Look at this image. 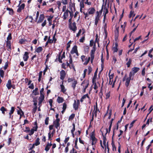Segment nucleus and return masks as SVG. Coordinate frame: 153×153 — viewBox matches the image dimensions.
<instances>
[{
  "label": "nucleus",
  "mask_w": 153,
  "mask_h": 153,
  "mask_svg": "<svg viewBox=\"0 0 153 153\" xmlns=\"http://www.w3.org/2000/svg\"><path fill=\"white\" fill-rule=\"evenodd\" d=\"M69 28L70 29L73 31L74 33L77 30V27L76 26V24L75 22H74L72 24H69Z\"/></svg>",
  "instance_id": "1"
},
{
  "label": "nucleus",
  "mask_w": 153,
  "mask_h": 153,
  "mask_svg": "<svg viewBox=\"0 0 153 153\" xmlns=\"http://www.w3.org/2000/svg\"><path fill=\"white\" fill-rule=\"evenodd\" d=\"M60 79L62 80V81H63L66 74L65 71L63 70H62L60 72Z\"/></svg>",
  "instance_id": "2"
},
{
  "label": "nucleus",
  "mask_w": 153,
  "mask_h": 153,
  "mask_svg": "<svg viewBox=\"0 0 153 153\" xmlns=\"http://www.w3.org/2000/svg\"><path fill=\"white\" fill-rule=\"evenodd\" d=\"M97 49L96 45L95 44H94V46L93 47L92 49L91 50L90 52V56L91 57H94V54L95 51Z\"/></svg>",
  "instance_id": "3"
},
{
  "label": "nucleus",
  "mask_w": 153,
  "mask_h": 153,
  "mask_svg": "<svg viewBox=\"0 0 153 153\" xmlns=\"http://www.w3.org/2000/svg\"><path fill=\"white\" fill-rule=\"evenodd\" d=\"M60 119H56L53 122V125H54L55 127L58 129V127L60 126Z\"/></svg>",
  "instance_id": "4"
},
{
  "label": "nucleus",
  "mask_w": 153,
  "mask_h": 153,
  "mask_svg": "<svg viewBox=\"0 0 153 153\" xmlns=\"http://www.w3.org/2000/svg\"><path fill=\"white\" fill-rule=\"evenodd\" d=\"M90 137L92 142H97V139L96 138L95 136L94 131L91 132Z\"/></svg>",
  "instance_id": "5"
},
{
  "label": "nucleus",
  "mask_w": 153,
  "mask_h": 153,
  "mask_svg": "<svg viewBox=\"0 0 153 153\" xmlns=\"http://www.w3.org/2000/svg\"><path fill=\"white\" fill-rule=\"evenodd\" d=\"M45 17V15L43 14H40L39 19L37 22V23H42L44 20Z\"/></svg>",
  "instance_id": "6"
},
{
  "label": "nucleus",
  "mask_w": 153,
  "mask_h": 153,
  "mask_svg": "<svg viewBox=\"0 0 153 153\" xmlns=\"http://www.w3.org/2000/svg\"><path fill=\"white\" fill-rule=\"evenodd\" d=\"M6 46L7 48L8 51L11 52V47L10 41H7L6 42Z\"/></svg>",
  "instance_id": "7"
},
{
  "label": "nucleus",
  "mask_w": 153,
  "mask_h": 153,
  "mask_svg": "<svg viewBox=\"0 0 153 153\" xmlns=\"http://www.w3.org/2000/svg\"><path fill=\"white\" fill-rule=\"evenodd\" d=\"M140 70V68L138 67H134L131 69V72H132L133 76H134L136 73Z\"/></svg>",
  "instance_id": "8"
},
{
  "label": "nucleus",
  "mask_w": 153,
  "mask_h": 153,
  "mask_svg": "<svg viewBox=\"0 0 153 153\" xmlns=\"http://www.w3.org/2000/svg\"><path fill=\"white\" fill-rule=\"evenodd\" d=\"M29 53L27 52H25L23 56V59L25 61H26L29 58Z\"/></svg>",
  "instance_id": "9"
},
{
  "label": "nucleus",
  "mask_w": 153,
  "mask_h": 153,
  "mask_svg": "<svg viewBox=\"0 0 153 153\" xmlns=\"http://www.w3.org/2000/svg\"><path fill=\"white\" fill-rule=\"evenodd\" d=\"M25 4H22L20 6H19L17 10V12L18 13H20L21 12L22 10L24 9L25 8Z\"/></svg>",
  "instance_id": "10"
},
{
  "label": "nucleus",
  "mask_w": 153,
  "mask_h": 153,
  "mask_svg": "<svg viewBox=\"0 0 153 153\" xmlns=\"http://www.w3.org/2000/svg\"><path fill=\"white\" fill-rule=\"evenodd\" d=\"M77 51H78L77 47L76 45H75L72 48L70 53L71 54H73L76 52Z\"/></svg>",
  "instance_id": "11"
},
{
  "label": "nucleus",
  "mask_w": 153,
  "mask_h": 153,
  "mask_svg": "<svg viewBox=\"0 0 153 153\" xmlns=\"http://www.w3.org/2000/svg\"><path fill=\"white\" fill-rule=\"evenodd\" d=\"M96 10L94 7H91L88 10V14L93 15L95 13Z\"/></svg>",
  "instance_id": "12"
},
{
  "label": "nucleus",
  "mask_w": 153,
  "mask_h": 153,
  "mask_svg": "<svg viewBox=\"0 0 153 153\" xmlns=\"http://www.w3.org/2000/svg\"><path fill=\"white\" fill-rule=\"evenodd\" d=\"M115 128H114L113 129V134L112 137V142L111 144L113 147V150L114 151V149L116 151V147L113 143V137L114 134V131L115 129Z\"/></svg>",
  "instance_id": "13"
},
{
  "label": "nucleus",
  "mask_w": 153,
  "mask_h": 153,
  "mask_svg": "<svg viewBox=\"0 0 153 153\" xmlns=\"http://www.w3.org/2000/svg\"><path fill=\"white\" fill-rule=\"evenodd\" d=\"M63 84L64 81H62V84L60 85V86L61 88V91L64 93L66 91V89H65Z\"/></svg>",
  "instance_id": "14"
},
{
  "label": "nucleus",
  "mask_w": 153,
  "mask_h": 153,
  "mask_svg": "<svg viewBox=\"0 0 153 153\" xmlns=\"http://www.w3.org/2000/svg\"><path fill=\"white\" fill-rule=\"evenodd\" d=\"M12 85L11 84V81L10 79H9L6 84V86L8 89H10L11 87H12Z\"/></svg>",
  "instance_id": "15"
},
{
  "label": "nucleus",
  "mask_w": 153,
  "mask_h": 153,
  "mask_svg": "<svg viewBox=\"0 0 153 153\" xmlns=\"http://www.w3.org/2000/svg\"><path fill=\"white\" fill-rule=\"evenodd\" d=\"M69 12V10L68 9L66 11L64 12L63 16V19L64 20H65L67 17L68 16V13Z\"/></svg>",
  "instance_id": "16"
},
{
  "label": "nucleus",
  "mask_w": 153,
  "mask_h": 153,
  "mask_svg": "<svg viewBox=\"0 0 153 153\" xmlns=\"http://www.w3.org/2000/svg\"><path fill=\"white\" fill-rule=\"evenodd\" d=\"M97 69L96 71H95L94 75L92 79V82L93 83H94V82H96V78L97 77Z\"/></svg>",
  "instance_id": "17"
},
{
  "label": "nucleus",
  "mask_w": 153,
  "mask_h": 153,
  "mask_svg": "<svg viewBox=\"0 0 153 153\" xmlns=\"http://www.w3.org/2000/svg\"><path fill=\"white\" fill-rule=\"evenodd\" d=\"M77 81L76 80H74V81L72 82L71 84V87L73 88L74 90L75 89L76 85L77 84Z\"/></svg>",
  "instance_id": "18"
},
{
  "label": "nucleus",
  "mask_w": 153,
  "mask_h": 153,
  "mask_svg": "<svg viewBox=\"0 0 153 153\" xmlns=\"http://www.w3.org/2000/svg\"><path fill=\"white\" fill-rule=\"evenodd\" d=\"M104 15H105L106 16V15L108 13V8H107L106 7V5H105V4H104Z\"/></svg>",
  "instance_id": "19"
},
{
  "label": "nucleus",
  "mask_w": 153,
  "mask_h": 153,
  "mask_svg": "<svg viewBox=\"0 0 153 153\" xmlns=\"http://www.w3.org/2000/svg\"><path fill=\"white\" fill-rule=\"evenodd\" d=\"M95 110L94 111V114H95V117H97V111L100 112L99 109L98 108L97 105V102H96V106H95Z\"/></svg>",
  "instance_id": "20"
},
{
  "label": "nucleus",
  "mask_w": 153,
  "mask_h": 153,
  "mask_svg": "<svg viewBox=\"0 0 153 153\" xmlns=\"http://www.w3.org/2000/svg\"><path fill=\"white\" fill-rule=\"evenodd\" d=\"M56 101L58 103H60L64 101V100L62 97L58 96Z\"/></svg>",
  "instance_id": "21"
},
{
  "label": "nucleus",
  "mask_w": 153,
  "mask_h": 153,
  "mask_svg": "<svg viewBox=\"0 0 153 153\" xmlns=\"http://www.w3.org/2000/svg\"><path fill=\"white\" fill-rule=\"evenodd\" d=\"M73 108L75 110H77L79 108V105L76 104V101L75 100H74V102L73 105Z\"/></svg>",
  "instance_id": "22"
},
{
  "label": "nucleus",
  "mask_w": 153,
  "mask_h": 153,
  "mask_svg": "<svg viewBox=\"0 0 153 153\" xmlns=\"http://www.w3.org/2000/svg\"><path fill=\"white\" fill-rule=\"evenodd\" d=\"M38 88H36L32 91V93L34 94V95L35 96L39 94V92L38 91Z\"/></svg>",
  "instance_id": "23"
},
{
  "label": "nucleus",
  "mask_w": 153,
  "mask_h": 153,
  "mask_svg": "<svg viewBox=\"0 0 153 153\" xmlns=\"http://www.w3.org/2000/svg\"><path fill=\"white\" fill-rule=\"evenodd\" d=\"M62 52V51L59 52V54L57 55V56L58 57V61L60 63H62V58L61 57V55Z\"/></svg>",
  "instance_id": "24"
},
{
  "label": "nucleus",
  "mask_w": 153,
  "mask_h": 153,
  "mask_svg": "<svg viewBox=\"0 0 153 153\" xmlns=\"http://www.w3.org/2000/svg\"><path fill=\"white\" fill-rule=\"evenodd\" d=\"M43 49L42 47H39L35 50V52L37 53H40L43 50Z\"/></svg>",
  "instance_id": "25"
},
{
  "label": "nucleus",
  "mask_w": 153,
  "mask_h": 153,
  "mask_svg": "<svg viewBox=\"0 0 153 153\" xmlns=\"http://www.w3.org/2000/svg\"><path fill=\"white\" fill-rule=\"evenodd\" d=\"M7 10L9 11V14L10 15H12L13 14V10L12 8L7 7Z\"/></svg>",
  "instance_id": "26"
},
{
  "label": "nucleus",
  "mask_w": 153,
  "mask_h": 153,
  "mask_svg": "<svg viewBox=\"0 0 153 153\" xmlns=\"http://www.w3.org/2000/svg\"><path fill=\"white\" fill-rule=\"evenodd\" d=\"M131 79L126 78V82L125 83V85L127 87H128L129 85V84L130 83Z\"/></svg>",
  "instance_id": "27"
},
{
  "label": "nucleus",
  "mask_w": 153,
  "mask_h": 153,
  "mask_svg": "<svg viewBox=\"0 0 153 153\" xmlns=\"http://www.w3.org/2000/svg\"><path fill=\"white\" fill-rule=\"evenodd\" d=\"M84 51L85 52L88 53L89 51V47L88 45H85L83 47Z\"/></svg>",
  "instance_id": "28"
},
{
  "label": "nucleus",
  "mask_w": 153,
  "mask_h": 153,
  "mask_svg": "<svg viewBox=\"0 0 153 153\" xmlns=\"http://www.w3.org/2000/svg\"><path fill=\"white\" fill-rule=\"evenodd\" d=\"M39 140V137H37L35 140V143L33 144L36 146H37L39 145L40 144Z\"/></svg>",
  "instance_id": "29"
},
{
  "label": "nucleus",
  "mask_w": 153,
  "mask_h": 153,
  "mask_svg": "<svg viewBox=\"0 0 153 153\" xmlns=\"http://www.w3.org/2000/svg\"><path fill=\"white\" fill-rule=\"evenodd\" d=\"M37 97H34L33 98V100L32 101L33 102V105L34 106H37Z\"/></svg>",
  "instance_id": "30"
},
{
  "label": "nucleus",
  "mask_w": 153,
  "mask_h": 153,
  "mask_svg": "<svg viewBox=\"0 0 153 153\" xmlns=\"http://www.w3.org/2000/svg\"><path fill=\"white\" fill-rule=\"evenodd\" d=\"M0 110L1 111L2 113L3 114H4L5 111H7V110L4 106H2L0 108Z\"/></svg>",
  "instance_id": "31"
},
{
  "label": "nucleus",
  "mask_w": 153,
  "mask_h": 153,
  "mask_svg": "<svg viewBox=\"0 0 153 153\" xmlns=\"http://www.w3.org/2000/svg\"><path fill=\"white\" fill-rule=\"evenodd\" d=\"M97 15L95 16V19L98 21H99L100 20V16L99 14V13L98 11L96 12Z\"/></svg>",
  "instance_id": "32"
},
{
  "label": "nucleus",
  "mask_w": 153,
  "mask_h": 153,
  "mask_svg": "<svg viewBox=\"0 0 153 153\" xmlns=\"http://www.w3.org/2000/svg\"><path fill=\"white\" fill-rule=\"evenodd\" d=\"M44 100V99L39 98L38 105L39 106V107L41 106L42 103Z\"/></svg>",
  "instance_id": "33"
},
{
  "label": "nucleus",
  "mask_w": 153,
  "mask_h": 153,
  "mask_svg": "<svg viewBox=\"0 0 153 153\" xmlns=\"http://www.w3.org/2000/svg\"><path fill=\"white\" fill-rule=\"evenodd\" d=\"M27 40L25 39L22 38L19 40V43L21 44H23L25 42H27Z\"/></svg>",
  "instance_id": "34"
},
{
  "label": "nucleus",
  "mask_w": 153,
  "mask_h": 153,
  "mask_svg": "<svg viewBox=\"0 0 153 153\" xmlns=\"http://www.w3.org/2000/svg\"><path fill=\"white\" fill-rule=\"evenodd\" d=\"M48 140H50V141H51L52 140V137H53V136L51 134V131H50L49 132L48 134Z\"/></svg>",
  "instance_id": "35"
},
{
  "label": "nucleus",
  "mask_w": 153,
  "mask_h": 153,
  "mask_svg": "<svg viewBox=\"0 0 153 153\" xmlns=\"http://www.w3.org/2000/svg\"><path fill=\"white\" fill-rule=\"evenodd\" d=\"M75 116V114H72L68 118V120H73Z\"/></svg>",
  "instance_id": "36"
},
{
  "label": "nucleus",
  "mask_w": 153,
  "mask_h": 153,
  "mask_svg": "<svg viewBox=\"0 0 153 153\" xmlns=\"http://www.w3.org/2000/svg\"><path fill=\"white\" fill-rule=\"evenodd\" d=\"M132 60L130 58L126 63V65H127V67L128 68H129L130 67V65L131 63Z\"/></svg>",
  "instance_id": "37"
},
{
  "label": "nucleus",
  "mask_w": 153,
  "mask_h": 153,
  "mask_svg": "<svg viewBox=\"0 0 153 153\" xmlns=\"http://www.w3.org/2000/svg\"><path fill=\"white\" fill-rule=\"evenodd\" d=\"M86 61L83 63V64L85 65H86L89 62L90 60V57H89L88 59L87 58Z\"/></svg>",
  "instance_id": "38"
},
{
  "label": "nucleus",
  "mask_w": 153,
  "mask_h": 153,
  "mask_svg": "<svg viewBox=\"0 0 153 153\" xmlns=\"http://www.w3.org/2000/svg\"><path fill=\"white\" fill-rule=\"evenodd\" d=\"M88 74L89 75L92 72V69L91 67V66L89 65L88 66Z\"/></svg>",
  "instance_id": "39"
},
{
  "label": "nucleus",
  "mask_w": 153,
  "mask_h": 153,
  "mask_svg": "<svg viewBox=\"0 0 153 153\" xmlns=\"http://www.w3.org/2000/svg\"><path fill=\"white\" fill-rule=\"evenodd\" d=\"M15 108L14 107H12L11 108V109L9 113L10 114H13L15 111Z\"/></svg>",
  "instance_id": "40"
},
{
  "label": "nucleus",
  "mask_w": 153,
  "mask_h": 153,
  "mask_svg": "<svg viewBox=\"0 0 153 153\" xmlns=\"http://www.w3.org/2000/svg\"><path fill=\"white\" fill-rule=\"evenodd\" d=\"M4 71L2 69L0 70V76L2 78L4 77Z\"/></svg>",
  "instance_id": "41"
},
{
  "label": "nucleus",
  "mask_w": 153,
  "mask_h": 153,
  "mask_svg": "<svg viewBox=\"0 0 153 153\" xmlns=\"http://www.w3.org/2000/svg\"><path fill=\"white\" fill-rule=\"evenodd\" d=\"M40 96L39 97V98L45 99V94L44 93H40Z\"/></svg>",
  "instance_id": "42"
},
{
  "label": "nucleus",
  "mask_w": 153,
  "mask_h": 153,
  "mask_svg": "<svg viewBox=\"0 0 153 153\" xmlns=\"http://www.w3.org/2000/svg\"><path fill=\"white\" fill-rule=\"evenodd\" d=\"M119 36V31H114V36L115 39H117Z\"/></svg>",
  "instance_id": "43"
},
{
  "label": "nucleus",
  "mask_w": 153,
  "mask_h": 153,
  "mask_svg": "<svg viewBox=\"0 0 153 153\" xmlns=\"http://www.w3.org/2000/svg\"><path fill=\"white\" fill-rule=\"evenodd\" d=\"M49 117H47L45 121V123L46 125H48L49 123Z\"/></svg>",
  "instance_id": "44"
},
{
  "label": "nucleus",
  "mask_w": 153,
  "mask_h": 153,
  "mask_svg": "<svg viewBox=\"0 0 153 153\" xmlns=\"http://www.w3.org/2000/svg\"><path fill=\"white\" fill-rule=\"evenodd\" d=\"M37 108V106H35V107L33 108L32 109V113H33V114H35Z\"/></svg>",
  "instance_id": "45"
},
{
  "label": "nucleus",
  "mask_w": 153,
  "mask_h": 153,
  "mask_svg": "<svg viewBox=\"0 0 153 153\" xmlns=\"http://www.w3.org/2000/svg\"><path fill=\"white\" fill-rule=\"evenodd\" d=\"M77 142H78V138L77 137L76 139V140H75V146H74L75 148L77 149H78L79 148L78 147V146L77 145Z\"/></svg>",
  "instance_id": "46"
},
{
  "label": "nucleus",
  "mask_w": 153,
  "mask_h": 153,
  "mask_svg": "<svg viewBox=\"0 0 153 153\" xmlns=\"http://www.w3.org/2000/svg\"><path fill=\"white\" fill-rule=\"evenodd\" d=\"M50 147L48 145V144H47L45 147V150L46 152H48L49 150L50 149Z\"/></svg>",
  "instance_id": "47"
},
{
  "label": "nucleus",
  "mask_w": 153,
  "mask_h": 153,
  "mask_svg": "<svg viewBox=\"0 0 153 153\" xmlns=\"http://www.w3.org/2000/svg\"><path fill=\"white\" fill-rule=\"evenodd\" d=\"M137 121L136 120H133L132 122L131 123L130 125V126L129 128L130 129L131 128V127H132L133 126L134 124L135 123V122Z\"/></svg>",
  "instance_id": "48"
},
{
  "label": "nucleus",
  "mask_w": 153,
  "mask_h": 153,
  "mask_svg": "<svg viewBox=\"0 0 153 153\" xmlns=\"http://www.w3.org/2000/svg\"><path fill=\"white\" fill-rule=\"evenodd\" d=\"M102 95H103V94H102V88H101L100 90V91L99 92V96L101 99H102Z\"/></svg>",
  "instance_id": "49"
},
{
  "label": "nucleus",
  "mask_w": 153,
  "mask_h": 153,
  "mask_svg": "<svg viewBox=\"0 0 153 153\" xmlns=\"http://www.w3.org/2000/svg\"><path fill=\"white\" fill-rule=\"evenodd\" d=\"M86 97H87L89 99V100H90V98L88 96V94H86L84 95L82 97V99H83L84 100L85 99Z\"/></svg>",
  "instance_id": "50"
},
{
  "label": "nucleus",
  "mask_w": 153,
  "mask_h": 153,
  "mask_svg": "<svg viewBox=\"0 0 153 153\" xmlns=\"http://www.w3.org/2000/svg\"><path fill=\"white\" fill-rule=\"evenodd\" d=\"M74 80H76L74 77L69 78L68 79V82H70L71 81H74Z\"/></svg>",
  "instance_id": "51"
},
{
  "label": "nucleus",
  "mask_w": 153,
  "mask_h": 153,
  "mask_svg": "<svg viewBox=\"0 0 153 153\" xmlns=\"http://www.w3.org/2000/svg\"><path fill=\"white\" fill-rule=\"evenodd\" d=\"M11 36V33H9L8 35L7 38V41H9V40H11L12 39V37Z\"/></svg>",
  "instance_id": "52"
},
{
  "label": "nucleus",
  "mask_w": 153,
  "mask_h": 153,
  "mask_svg": "<svg viewBox=\"0 0 153 153\" xmlns=\"http://www.w3.org/2000/svg\"><path fill=\"white\" fill-rule=\"evenodd\" d=\"M112 50L113 51V53H114L117 51L118 50V48L113 47L112 48Z\"/></svg>",
  "instance_id": "53"
},
{
  "label": "nucleus",
  "mask_w": 153,
  "mask_h": 153,
  "mask_svg": "<svg viewBox=\"0 0 153 153\" xmlns=\"http://www.w3.org/2000/svg\"><path fill=\"white\" fill-rule=\"evenodd\" d=\"M69 63L70 64L73 63L71 55L70 54L69 56Z\"/></svg>",
  "instance_id": "54"
},
{
  "label": "nucleus",
  "mask_w": 153,
  "mask_h": 153,
  "mask_svg": "<svg viewBox=\"0 0 153 153\" xmlns=\"http://www.w3.org/2000/svg\"><path fill=\"white\" fill-rule=\"evenodd\" d=\"M46 17H48V18L47 19V20L48 21H52V19L53 18V16L51 15L49 16H46Z\"/></svg>",
  "instance_id": "55"
},
{
  "label": "nucleus",
  "mask_w": 153,
  "mask_h": 153,
  "mask_svg": "<svg viewBox=\"0 0 153 153\" xmlns=\"http://www.w3.org/2000/svg\"><path fill=\"white\" fill-rule=\"evenodd\" d=\"M94 42L93 39H91L90 41V46L92 47L94 45Z\"/></svg>",
  "instance_id": "56"
},
{
  "label": "nucleus",
  "mask_w": 153,
  "mask_h": 153,
  "mask_svg": "<svg viewBox=\"0 0 153 153\" xmlns=\"http://www.w3.org/2000/svg\"><path fill=\"white\" fill-rule=\"evenodd\" d=\"M49 102L50 104V105L51 106V108H52L53 106V100L52 99H49Z\"/></svg>",
  "instance_id": "57"
},
{
  "label": "nucleus",
  "mask_w": 153,
  "mask_h": 153,
  "mask_svg": "<svg viewBox=\"0 0 153 153\" xmlns=\"http://www.w3.org/2000/svg\"><path fill=\"white\" fill-rule=\"evenodd\" d=\"M132 76H133L132 72L131 71L130 72V73H129V77H128L127 78L132 80L133 78L132 79H131V77H132Z\"/></svg>",
  "instance_id": "58"
},
{
  "label": "nucleus",
  "mask_w": 153,
  "mask_h": 153,
  "mask_svg": "<svg viewBox=\"0 0 153 153\" xmlns=\"http://www.w3.org/2000/svg\"><path fill=\"white\" fill-rule=\"evenodd\" d=\"M34 132V131L33 130V129L32 128L30 130V132L28 134V135L31 136V135H33V134Z\"/></svg>",
  "instance_id": "59"
},
{
  "label": "nucleus",
  "mask_w": 153,
  "mask_h": 153,
  "mask_svg": "<svg viewBox=\"0 0 153 153\" xmlns=\"http://www.w3.org/2000/svg\"><path fill=\"white\" fill-rule=\"evenodd\" d=\"M56 147V143H53L52 145V152H54V149H55Z\"/></svg>",
  "instance_id": "60"
},
{
  "label": "nucleus",
  "mask_w": 153,
  "mask_h": 153,
  "mask_svg": "<svg viewBox=\"0 0 153 153\" xmlns=\"http://www.w3.org/2000/svg\"><path fill=\"white\" fill-rule=\"evenodd\" d=\"M26 130L24 131L28 133L30 132V128L29 127H25Z\"/></svg>",
  "instance_id": "61"
},
{
  "label": "nucleus",
  "mask_w": 153,
  "mask_h": 153,
  "mask_svg": "<svg viewBox=\"0 0 153 153\" xmlns=\"http://www.w3.org/2000/svg\"><path fill=\"white\" fill-rule=\"evenodd\" d=\"M81 58L82 59V61L83 62H84L85 60H86L87 59V58H85V56L84 55L82 56Z\"/></svg>",
  "instance_id": "62"
},
{
  "label": "nucleus",
  "mask_w": 153,
  "mask_h": 153,
  "mask_svg": "<svg viewBox=\"0 0 153 153\" xmlns=\"http://www.w3.org/2000/svg\"><path fill=\"white\" fill-rule=\"evenodd\" d=\"M70 153H77V151L74 148H73L72 149H71L70 151Z\"/></svg>",
  "instance_id": "63"
},
{
  "label": "nucleus",
  "mask_w": 153,
  "mask_h": 153,
  "mask_svg": "<svg viewBox=\"0 0 153 153\" xmlns=\"http://www.w3.org/2000/svg\"><path fill=\"white\" fill-rule=\"evenodd\" d=\"M85 40V37L83 36L82 37L81 39H79V41L80 42L83 43L84 42V41Z\"/></svg>",
  "instance_id": "64"
}]
</instances>
